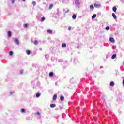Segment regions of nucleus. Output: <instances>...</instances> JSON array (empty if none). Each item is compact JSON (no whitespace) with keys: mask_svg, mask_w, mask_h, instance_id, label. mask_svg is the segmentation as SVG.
<instances>
[{"mask_svg":"<svg viewBox=\"0 0 124 124\" xmlns=\"http://www.w3.org/2000/svg\"><path fill=\"white\" fill-rule=\"evenodd\" d=\"M75 3L76 7H80V5L81 4V3H80V0H75Z\"/></svg>","mask_w":124,"mask_h":124,"instance_id":"1","label":"nucleus"},{"mask_svg":"<svg viewBox=\"0 0 124 124\" xmlns=\"http://www.w3.org/2000/svg\"><path fill=\"white\" fill-rule=\"evenodd\" d=\"M14 42L15 44H16V45H20V42H19V40L17 39L14 38Z\"/></svg>","mask_w":124,"mask_h":124,"instance_id":"2","label":"nucleus"},{"mask_svg":"<svg viewBox=\"0 0 124 124\" xmlns=\"http://www.w3.org/2000/svg\"><path fill=\"white\" fill-rule=\"evenodd\" d=\"M20 112L21 114H25L26 113V109H25L24 108H21L20 109Z\"/></svg>","mask_w":124,"mask_h":124,"instance_id":"3","label":"nucleus"},{"mask_svg":"<svg viewBox=\"0 0 124 124\" xmlns=\"http://www.w3.org/2000/svg\"><path fill=\"white\" fill-rule=\"evenodd\" d=\"M109 41L112 43H115V39L113 38H110Z\"/></svg>","mask_w":124,"mask_h":124,"instance_id":"4","label":"nucleus"},{"mask_svg":"<svg viewBox=\"0 0 124 124\" xmlns=\"http://www.w3.org/2000/svg\"><path fill=\"white\" fill-rule=\"evenodd\" d=\"M94 6L96 8H99V7H100L101 5H100V4H94Z\"/></svg>","mask_w":124,"mask_h":124,"instance_id":"5","label":"nucleus"},{"mask_svg":"<svg viewBox=\"0 0 124 124\" xmlns=\"http://www.w3.org/2000/svg\"><path fill=\"white\" fill-rule=\"evenodd\" d=\"M47 32L48 33H49V34H52V33H53V31L51 30H48L47 31Z\"/></svg>","mask_w":124,"mask_h":124,"instance_id":"6","label":"nucleus"},{"mask_svg":"<svg viewBox=\"0 0 124 124\" xmlns=\"http://www.w3.org/2000/svg\"><path fill=\"white\" fill-rule=\"evenodd\" d=\"M50 107L51 108H54V107H56V104H51Z\"/></svg>","mask_w":124,"mask_h":124,"instance_id":"7","label":"nucleus"},{"mask_svg":"<svg viewBox=\"0 0 124 124\" xmlns=\"http://www.w3.org/2000/svg\"><path fill=\"white\" fill-rule=\"evenodd\" d=\"M9 93H10V95H12L14 94V93H15V92L13 91H10Z\"/></svg>","mask_w":124,"mask_h":124,"instance_id":"8","label":"nucleus"},{"mask_svg":"<svg viewBox=\"0 0 124 124\" xmlns=\"http://www.w3.org/2000/svg\"><path fill=\"white\" fill-rule=\"evenodd\" d=\"M29 25L28 24H23V27L25 28V29H27V28H28Z\"/></svg>","mask_w":124,"mask_h":124,"instance_id":"9","label":"nucleus"},{"mask_svg":"<svg viewBox=\"0 0 124 124\" xmlns=\"http://www.w3.org/2000/svg\"><path fill=\"white\" fill-rule=\"evenodd\" d=\"M116 57L117 54H113L111 57V59H112V60H114V59H115Z\"/></svg>","mask_w":124,"mask_h":124,"instance_id":"10","label":"nucleus"},{"mask_svg":"<svg viewBox=\"0 0 124 124\" xmlns=\"http://www.w3.org/2000/svg\"><path fill=\"white\" fill-rule=\"evenodd\" d=\"M26 53L27 55H31V51H30L29 50H27L26 51Z\"/></svg>","mask_w":124,"mask_h":124,"instance_id":"11","label":"nucleus"},{"mask_svg":"<svg viewBox=\"0 0 124 124\" xmlns=\"http://www.w3.org/2000/svg\"><path fill=\"white\" fill-rule=\"evenodd\" d=\"M110 86H111V87H113V86H115V83H114V82L111 81L110 83Z\"/></svg>","mask_w":124,"mask_h":124,"instance_id":"12","label":"nucleus"},{"mask_svg":"<svg viewBox=\"0 0 124 124\" xmlns=\"http://www.w3.org/2000/svg\"><path fill=\"white\" fill-rule=\"evenodd\" d=\"M11 35H12L11 32L10 31H8V36L9 37H10V36H11Z\"/></svg>","mask_w":124,"mask_h":124,"instance_id":"13","label":"nucleus"},{"mask_svg":"<svg viewBox=\"0 0 124 124\" xmlns=\"http://www.w3.org/2000/svg\"><path fill=\"white\" fill-rule=\"evenodd\" d=\"M112 16L114 19H117V16H116V14H115V13H112Z\"/></svg>","mask_w":124,"mask_h":124,"instance_id":"14","label":"nucleus"},{"mask_svg":"<svg viewBox=\"0 0 124 124\" xmlns=\"http://www.w3.org/2000/svg\"><path fill=\"white\" fill-rule=\"evenodd\" d=\"M60 99L61 101H63V100H64V97L63 96H61L60 97Z\"/></svg>","mask_w":124,"mask_h":124,"instance_id":"15","label":"nucleus"},{"mask_svg":"<svg viewBox=\"0 0 124 124\" xmlns=\"http://www.w3.org/2000/svg\"><path fill=\"white\" fill-rule=\"evenodd\" d=\"M112 10L114 11V12H116V11H117V8L116 7H113Z\"/></svg>","mask_w":124,"mask_h":124,"instance_id":"16","label":"nucleus"},{"mask_svg":"<svg viewBox=\"0 0 124 124\" xmlns=\"http://www.w3.org/2000/svg\"><path fill=\"white\" fill-rule=\"evenodd\" d=\"M96 17V14H94L92 16V19H94V18Z\"/></svg>","mask_w":124,"mask_h":124,"instance_id":"17","label":"nucleus"},{"mask_svg":"<svg viewBox=\"0 0 124 124\" xmlns=\"http://www.w3.org/2000/svg\"><path fill=\"white\" fill-rule=\"evenodd\" d=\"M62 46L63 48H65L66 47V44H62Z\"/></svg>","mask_w":124,"mask_h":124,"instance_id":"18","label":"nucleus"},{"mask_svg":"<svg viewBox=\"0 0 124 124\" xmlns=\"http://www.w3.org/2000/svg\"><path fill=\"white\" fill-rule=\"evenodd\" d=\"M33 43L35 45H37V44H38V41L37 40H35L33 42Z\"/></svg>","mask_w":124,"mask_h":124,"instance_id":"19","label":"nucleus"},{"mask_svg":"<svg viewBox=\"0 0 124 124\" xmlns=\"http://www.w3.org/2000/svg\"><path fill=\"white\" fill-rule=\"evenodd\" d=\"M53 100H56L57 99V95L56 94H55L53 96Z\"/></svg>","mask_w":124,"mask_h":124,"instance_id":"20","label":"nucleus"},{"mask_svg":"<svg viewBox=\"0 0 124 124\" xmlns=\"http://www.w3.org/2000/svg\"><path fill=\"white\" fill-rule=\"evenodd\" d=\"M9 56H12V55H13V51H10L9 52Z\"/></svg>","mask_w":124,"mask_h":124,"instance_id":"21","label":"nucleus"},{"mask_svg":"<svg viewBox=\"0 0 124 124\" xmlns=\"http://www.w3.org/2000/svg\"><path fill=\"white\" fill-rule=\"evenodd\" d=\"M54 76V73H53V72H50V73H49V76L50 77H52V76Z\"/></svg>","mask_w":124,"mask_h":124,"instance_id":"22","label":"nucleus"},{"mask_svg":"<svg viewBox=\"0 0 124 124\" xmlns=\"http://www.w3.org/2000/svg\"><path fill=\"white\" fill-rule=\"evenodd\" d=\"M32 4L34 6H35L36 5V2L35 1H33L32 2Z\"/></svg>","mask_w":124,"mask_h":124,"instance_id":"23","label":"nucleus"},{"mask_svg":"<svg viewBox=\"0 0 124 124\" xmlns=\"http://www.w3.org/2000/svg\"><path fill=\"white\" fill-rule=\"evenodd\" d=\"M36 97L38 98L40 96V93H37L36 95Z\"/></svg>","mask_w":124,"mask_h":124,"instance_id":"24","label":"nucleus"},{"mask_svg":"<svg viewBox=\"0 0 124 124\" xmlns=\"http://www.w3.org/2000/svg\"><path fill=\"white\" fill-rule=\"evenodd\" d=\"M73 19H76V15L74 14L72 16Z\"/></svg>","mask_w":124,"mask_h":124,"instance_id":"25","label":"nucleus"},{"mask_svg":"<svg viewBox=\"0 0 124 124\" xmlns=\"http://www.w3.org/2000/svg\"><path fill=\"white\" fill-rule=\"evenodd\" d=\"M106 30L107 31H108V30H110V27H109V26H107V27H106Z\"/></svg>","mask_w":124,"mask_h":124,"instance_id":"26","label":"nucleus"},{"mask_svg":"<svg viewBox=\"0 0 124 124\" xmlns=\"http://www.w3.org/2000/svg\"><path fill=\"white\" fill-rule=\"evenodd\" d=\"M24 73V70H21L20 71V74H23Z\"/></svg>","mask_w":124,"mask_h":124,"instance_id":"27","label":"nucleus"},{"mask_svg":"<svg viewBox=\"0 0 124 124\" xmlns=\"http://www.w3.org/2000/svg\"><path fill=\"white\" fill-rule=\"evenodd\" d=\"M45 20V17H43L41 19V22H43V21H44Z\"/></svg>","mask_w":124,"mask_h":124,"instance_id":"28","label":"nucleus"},{"mask_svg":"<svg viewBox=\"0 0 124 124\" xmlns=\"http://www.w3.org/2000/svg\"><path fill=\"white\" fill-rule=\"evenodd\" d=\"M53 8V4H51L50 5L49 7V9H51V8Z\"/></svg>","mask_w":124,"mask_h":124,"instance_id":"29","label":"nucleus"},{"mask_svg":"<svg viewBox=\"0 0 124 124\" xmlns=\"http://www.w3.org/2000/svg\"><path fill=\"white\" fill-rule=\"evenodd\" d=\"M90 8H91V9H93L94 7H93V5H90Z\"/></svg>","mask_w":124,"mask_h":124,"instance_id":"30","label":"nucleus"},{"mask_svg":"<svg viewBox=\"0 0 124 124\" xmlns=\"http://www.w3.org/2000/svg\"><path fill=\"white\" fill-rule=\"evenodd\" d=\"M15 0H12L11 3H12V4H13V3H14V2H15Z\"/></svg>","mask_w":124,"mask_h":124,"instance_id":"31","label":"nucleus"},{"mask_svg":"<svg viewBox=\"0 0 124 124\" xmlns=\"http://www.w3.org/2000/svg\"><path fill=\"white\" fill-rule=\"evenodd\" d=\"M68 12H69V10L67 9V10L65 11V13H68Z\"/></svg>","mask_w":124,"mask_h":124,"instance_id":"32","label":"nucleus"},{"mask_svg":"<svg viewBox=\"0 0 124 124\" xmlns=\"http://www.w3.org/2000/svg\"><path fill=\"white\" fill-rule=\"evenodd\" d=\"M68 30H71V27H70V26L69 27H68Z\"/></svg>","mask_w":124,"mask_h":124,"instance_id":"33","label":"nucleus"},{"mask_svg":"<svg viewBox=\"0 0 124 124\" xmlns=\"http://www.w3.org/2000/svg\"><path fill=\"white\" fill-rule=\"evenodd\" d=\"M37 115H38V116H39V115H40V112H37Z\"/></svg>","mask_w":124,"mask_h":124,"instance_id":"34","label":"nucleus"},{"mask_svg":"<svg viewBox=\"0 0 124 124\" xmlns=\"http://www.w3.org/2000/svg\"><path fill=\"white\" fill-rule=\"evenodd\" d=\"M123 86H124V79H123Z\"/></svg>","mask_w":124,"mask_h":124,"instance_id":"35","label":"nucleus"},{"mask_svg":"<svg viewBox=\"0 0 124 124\" xmlns=\"http://www.w3.org/2000/svg\"><path fill=\"white\" fill-rule=\"evenodd\" d=\"M22 0V1H26V0Z\"/></svg>","mask_w":124,"mask_h":124,"instance_id":"36","label":"nucleus"},{"mask_svg":"<svg viewBox=\"0 0 124 124\" xmlns=\"http://www.w3.org/2000/svg\"><path fill=\"white\" fill-rule=\"evenodd\" d=\"M47 56H48V55H46L45 56L46 58V57Z\"/></svg>","mask_w":124,"mask_h":124,"instance_id":"37","label":"nucleus"},{"mask_svg":"<svg viewBox=\"0 0 124 124\" xmlns=\"http://www.w3.org/2000/svg\"><path fill=\"white\" fill-rule=\"evenodd\" d=\"M60 110H62V108H60Z\"/></svg>","mask_w":124,"mask_h":124,"instance_id":"38","label":"nucleus"},{"mask_svg":"<svg viewBox=\"0 0 124 124\" xmlns=\"http://www.w3.org/2000/svg\"><path fill=\"white\" fill-rule=\"evenodd\" d=\"M78 48H79V46H78Z\"/></svg>","mask_w":124,"mask_h":124,"instance_id":"39","label":"nucleus"},{"mask_svg":"<svg viewBox=\"0 0 124 124\" xmlns=\"http://www.w3.org/2000/svg\"><path fill=\"white\" fill-rule=\"evenodd\" d=\"M112 49H114V47H112Z\"/></svg>","mask_w":124,"mask_h":124,"instance_id":"40","label":"nucleus"},{"mask_svg":"<svg viewBox=\"0 0 124 124\" xmlns=\"http://www.w3.org/2000/svg\"><path fill=\"white\" fill-rule=\"evenodd\" d=\"M64 11V9H63Z\"/></svg>","mask_w":124,"mask_h":124,"instance_id":"41","label":"nucleus"}]
</instances>
